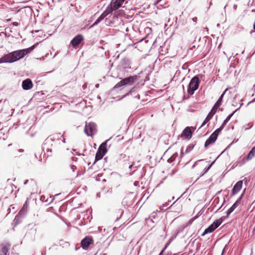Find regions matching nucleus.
<instances>
[{"label": "nucleus", "mask_w": 255, "mask_h": 255, "mask_svg": "<svg viewBox=\"0 0 255 255\" xmlns=\"http://www.w3.org/2000/svg\"><path fill=\"white\" fill-rule=\"evenodd\" d=\"M82 40V37L80 35L76 36L72 41V43L74 46L78 45Z\"/></svg>", "instance_id": "13"}, {"label": "nucleus", "mask_w": 255, "mask_h": 255, "mask_svg": "<svg viewBox=\"0 0 255 255\" xmlns=\"http://www.w3.org/2000/svg\"><path fill=\"white\" fill-rule=\"evenodd\" d=\"M123 3L119 0H112L111 2V8L114 10L118 9Z\"/></svg>", "instance_id": "12"}, {"label": "nucleus", "mask_w": 255, "mask_h": 255, "mask_svg": "<svg viewBox=\"0 0 255 255\" xmlns=\"http://www.w3.org/2000/svg\"><path fill=\"white\" fill-rule=\"evenodd\" d=\"M227 91V89H226L224 93L221 95L220 99L216 102V103L215 104V106H214V107L213 108V109H212L211 112L209 114V115L210 116H213L216 112V109L220 106V102L222 100V98H223V97L224 96V95L225 94V93H226V92Z\"/></svg>", "instance_id": "6"}, {"label": "nucleus", "mask_w": 255, "mask_h": 255, "mask_svg": "<svg viewBox=\"0 0 255 255\" xmlns=\"http://www.w3.org/2000/svg\"><path fill=\"white\" fill-rule=\"evenodd\" d=\"M95 129V125L94 124H89L85 127V132L88 135H92V132Z\"/></svg>", "instance_id": "7"}, {"label": "nucleus", "mask_w": 255, "mask_h": 255, "mask_svg": "<svg viewBox=\"0 0 255 255\" xmlns=\"http://www.w3.org/2000/svg\"><path fill=\"white\" fill-rule=\"evenodd\" d=\"M32 83L29 79L24 80L22 83V88L24 90H27L32 87Z\"/></svg>", "instance_id": "9"}, {"label": "nucleus", "mask_w": 255, "mask_h": 255, "mask_svg": "<svg viewBox=\"0 0 255 255\" xmlns=\"http://www.w3.org/2000/svg\"><path fill=\"white\" fill-rule=\"evenodd\" d=\"M92 240L91 238H85L81 242L82 247L84 249H86L91 244H92Z\"/></svg>", "instance_id": "11"}, {"label": "nucleus", "mask_w": 255, "mask_h": 255, "mask_svg": "<svg viewBox=\"0 0 255 255\" xmlns=\"http://www.w3.org/2000/svg\"><path fill=\"white\" fill-rule=\"evenodd\" d=\"M255 152V147L253 148L252 149V150L250 152V153L248 156V158L251 159L253 156H254Z\"/></svg>", "instance_id": "15"}, {"label": "nucleus", "mask_w": 255, "mask_h": 255, "mask_svg": "<svg viewBox=\"0 0 255 255\" xmlns=\"http://www.w3.org/2000/svg\"><path fill=\"white\" fill-rule=\"evenodd\" d=\"M119 0L120 1V2L123 3V2L125 0Z\"/></svg>", "instance_id": "18"}, {"label": "nucleus", "mask_w": 255, "mask_h": 255, "mask_svg": "<svg viewBox=\"0 0 255 255\" xmlns=\"http://www.w3.org/2000/svg\"><path fill=\"white\" fill-rule=\"evenodd\" d=\"M241 199V198H240V199L237 200L234 204V205L228 210L227 212V216L230 214H231L233 211L236 208V207L238 205V203L240 201Z\"/></svg>", "instance_id": "14"}, {"label": "nucleus", "mask_w": 255, "mask_h": 255, "mask_svg": "<svg viewBox=\"0 0 255 255\" xmlns=\"http://www.w3.org/2000/svg\"><path fill=\"white\" fill-rule=\"evenodd\" d=\"M222 222L223 219L222 218L216 220L204 231V233L202 234V236H204L207 233L212 232L221 224Z\"/></svg>", "instance_id": "3"}, {"label": "nucleus", "mask_w": 255, "mask_h": 255, "mask_svg": "<svg viewBox=\"0 0 255 255\" xmlns=\"http://www.w3.org/2000/svg\"><path fill=\"white\" fill-rule=\"evenodd\" d=\"M199 86V79L197 77H194L193 78L189 85L188 92L191 95H192L196 90L197 89Z\"/></svg>", "instance_id": "2"}, {"label": "nucleus", "mask_w": 255, "mask_h": 255, "mask_svg": "<svg viewBox=\"0 0 255 255\" xmlns=\"http://www.w3.org/2000/svg\"><path fill=\"white\" fill-rule=\"evenodd\" d=\"M106 14H105L104 13L102 14L101 16L98 18L97 21L94 23V24H97L98 22H99L102 19H103Z\"/></svg>", "instance_id": "17"}, {"label": "nucleus", "mask_w": 255, "mask_h": 255, "mask_svg": "<svg viewBox=\"0 0 255 255\" xmlns=\"http://www.w3.org/2000/svg\"><path fill=\"white\" fill-rule=\"evenodd\" d=\"M243 182L242 181H238L234 186L233 189V193H237L242 188Z\"/></svg>", "instance_id": "10"}, {"label": "nucleus", "mask_w": 255, "mask_h": 255, "mask_svg": "<svg viewBox=\"0 0 255 255\" xmlns=\"http://www.w3.org/2000/svg\"><path fill=\"white\" fill-rule=\"evenodd\" d=\"M27 53L26 50L14 51L5 55L1 62H13L22 58Z\"/></svg>", "instance_id": "1"}, {"label": "nucleus", "mask_w": 255, "mask_h": 255, "mask_svg": "<svg viewBox=\"0 0 255 255\" xmlns=\"http://www.w3.org/2000/svg\"><path fill=\"white\" fill-rule=\"evenodd\" d=\"M220 129H217L215 131V132L212 134V135L210 136L209 139H208L205 143V146H207L208 145H209L210 143L214 142L215 141V140L217 139V136L219 134V133L220 131Z\"/></svg>", "instance_id": "5"}, {"label": "nucleus", "mask_w": 255, "mask_h": 255, "mask_svg": "<svg viewBox=\"0 0 255 255\" xmlns=\"http://www.w3.org/2000/svg\"><path fill=\"white\" fill-rule=\"evenodd\" d=\"M128 81L129 80L128 79H124V80H122L119 84H117L116 85V86L117 87L118 85H119V86L124 85L127 84L128 82Z\"/></svg>", "instance_id": "16"}, {"label": "nucleus", "mask_w": 255, "mask_h": 255, "mask_svg": "<svg viewBox=\"0 0 255 255\" xmlns=\"http://www.w3.org/2000/svg\"><path fill=\"white\" fill-rule=\"evenodd\" d=\"M182 136L184 138L190 139L192 136V131L190 128L187 127L183 130Z\"/></svg>", "instance_id": "8"}, {"label": "nucleus", "mask_w": 255, "mask_h": 255, "mask_svg": "<svg viewBox=\"0 0 255 255\" xmlns=\"http://www.w3.org/2000/svg\"><path fill=\"white\" fill-rule=\"evenodd\" d=\"M106 144L105 143L102 144L100 146L98 151L96 155V160H99L101 159L105 155V153L106 152Z\"/></svg>", "instance_id": "4"}]
</instances>
